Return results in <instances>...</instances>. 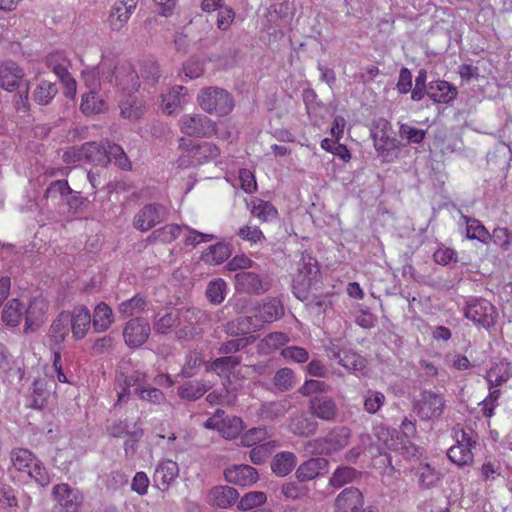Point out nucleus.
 Returning a JSON list of instances; mask_svg holds the SVG:
<instances>
[{
	"label": "nucleus",
	"instance_id": "7ed1b4c3",
	"mask_svg": "<svg viewBox=\"0 0 512 512\" xmlns=\"http://www.w3.org/2000/svg\"><path fill=\"white\" fill-rule=\"evenodd\" d=\"M178 329L175 330V339L178 341H189L199 336L200 326L206 325L211 321L210 314L197 307H188L177 309Z\"/></svg>",
	"mask_w": 512,
	"mask_h": 512
},
{
	"label": "nucleus",
	"instance_id": "39448f33",
	"mask_svg": "<svg viewBox=\"0 0 512 512\" xmlns=\"http://www.w3.org/2000/svg\"><path fill=\"white\" fill-rule=\"evenodd\" d=\"M456 444L447 451L448 458L458 466L471 465L479 437L471 428L454 429Z\"/></svg>",
	"mask_w": 512,
	"mask_h": 512
},
{
	"label": "nucleus",
	"instance_id": "a211bd4d",
	"mask_svg": "<svg viewBox=\"0 0 512 512\" xmlns=\"http://www.w3.org/2000/svg\"><path fill=\"white\" fill-rule=\"evenodd\" d=\"M364 504L362 492L356 487L343 489L334 500V512H357Z\"/></svg>",
	"mask_w": 512,
	"mask_h": 512
},
{
	"label": "nucleus",
	"instance_id": "cd10ccee",
	"mask_svg": "<svg viewBox=\"0 0 512 512\" xmlns=\"http://www.w3.org/2000/svg\"><path fill=\"white\" fill-rule=\"evenodd\" d=\"M209 503L218 508H228L235 504L239 494L236 489L229 486H217L209 493Z\"/></svg>",
	"mask_w": 512,
	"mask_h": 512
},
{
	"label": "nucleus",
	"instance_id": "bf43d9fd",
	"mask_svg": "<svg viewBox=\"0 0 512 512\" xmlns=\"http://www.w3.org/2000/svg\"><path fill=\"white\" fill-rule=\"evenodd\" d=\"M310 490L306 486H301L295 482H286L281 486V494L291 500H301L309 497Z\"/></svg>",
	"mask_w": 512,
	"mask_h": 512
},
{
	"label": "nucleus",
	"instance_id": "a878e982",
	"mask_svg": "<svg viewBox=\"0 0 512 512\" xmlns=\"http://www.w3.org/2000/svg\"><path fill=\"white\" fill-rule=\"evenodd\" d=\"M117 85L126 92H133L139 87V75L129 62L119 64L115 68Z\"/></svg>",
	"mask_w": 512,
	"mask_h": 512
},
{
	"label": "nucleus",
	"instance_id": "473e14b6",
	"mask_svg": "<svg viewBox=\"0 0 512 512\" xmlns=\"http://www.w3.org/2000/svg\"><path fill=\"white\" fill-rule=\"evenodd\" d=\"M183 227L177 224H167L159 229L154 230L146 239L148 243H171L182 232Z\"/></svg>",
	"mask_w": 512,
	"mask_h": 512
},
{
	"label": "nucleus",
	"instance_id": "e2e57ef3",
	"mask_svg": "<svg viewBox=\"0 0 512 512\" xmlns=\"http://www.w3.org/2000/svg\"><path fill=\"white\" fill-rule=\"evenodd\" d=\"M134 393L144 401H148L153 404H160L165 400L164 393L158 388L144 386L136 387Z\"/></svg>",
	"mask_w": 512,
	"mask_h": 512
},
{
	"label": "nucleus",
	"instance_id": "c9c22d12",
	"mask_svg": "<svg viewBox=\"0 0 512 512\" xmlns=\"http://www.w3.org/2000/svg\"><path fill=\"white\" fill-rule=\"evenodd\" d=\"M69 312L62 311L50 326V336L55 344L62 343L69 331Z\"/></svg>",
	"mask_w": 512,
	"mask_h": 512
},
{
	"label": "nucleus",
	"instance_id": "6ab92c4d",
	"mask_svg": "<svg viewBox=\"0 0 512 512\" xmlns=\"http://www.w3.org/2000/svg\"><path fill=\"white\" fill-rule=\"evenodd\" d=\"M235 289L238 292L260 295L268 290L260 275L251 271H240L235 275Z\"/></svg>",
	"mask_w": 512,
	"mask_h": 512
},
{
	"label": "nucleus",
	"instance_id": "0eeeda50",
	"mask_svg": "<svg viewBox=\"0 0 512 512\" xmlns=\"http://www.w3.org/2000/svg\"><path fill=\"white\" fill-rule=\"evenodd\" d=\"M197 99L200 107L205 112L215 113L219 116L228 115L234 107L231 95L226 90L218 87L202 89Z\"/></svg>",
	"mask_w": 512,
	"mask_h": 512
},
{
	"label": "nucleus",
	"instance_id": "13d9d810",
	"mask_svg": "<svg viewBox=\"0 0 512 512\" xmlns=\"http://www.w3.org/2000/svg\"><path fill=\"white\" fill-rule=\"evenodd\" d=\"M267 500L266 494L261 491H252L246 493L239 501L237 507L239 510L248 511L254 507L264 504Z\"/></svg>",
	"mask_w": 512,
	"mask_h": 512
},
{
	"label": "nucleus",
	"instance_id": "9d476101",
	"mask_svg": "<svg viewBox=\"0 0 512 512\" xmlns=\"http://www.w3.org/2000/svg\"><path fill=\"white\" fill-rule=\"evenodd\" d=\"M465 317L485 329L493 327L497 319L494 305L486 299H472L467 302L464 310Z\"/></svg>",
	"mask_w": 512,
	"mask_h": 512
},
{
	"label": "nucleus",
	"instance_id": "4be33fe9",
	"mask_svg": "<svg viewBox=\"0 0 512 512\" xmlns=\"http://www.w3.org/2000/svg\"><path fill=\"white\" fill-rule=\"evenodd\" d=\"M225 479L239 486H251L257 482L259 476L257 470L250 465H235L224 472Z\"/></svg>",
	"mask_w": 512,
	"mask_h": 512
},
{
	"label": "nucleus",
	"instance_id": "aec40b11",
	"mask_svg": "<svg viewBox=\"0 0 512 512\" xmlns=\"http://www.w3.org/2000/svg\"><path fill=\"white\" fill-rule=\"evenodd\" d=\"M329 461L324 457H312L301 463L296 469L295 476L300 483H305L326 473Z\"/></svg>",
	"mask_w": 512,
	"mask_h": 512
},
{
	"label": "nucleus",
	"instance_id": "4468645a",
	"mask_svg": "<svg viewBox=\"0 0 512 512\" xmlns=\"http://www.w3.org/2000/svg\"><path fill=\"white\" fill-rule=\"evenodd\" d=\"M150 333L151 326L149 322L142 317L130 319L123 329L124 341L130 348L142 346L148 340Z\"/></svg>",
	"mask_w": 512,
	"mask_h": 512
},
{
	"label": "nucleus",
	"instance_id": "2eb2a0df",
	"mask_svg": "<svg viewBox=\"0 0 512 512\" xmlns=\"http://www.w3.org/2000/svg\"><path fill=\"white\" fill-rule=\"evenodd\" d=\"M389 130H391V124L381 118L371 131L374 147L383 157H387L398 146L397 139L389 134Z\"/></svg>",
	"mask_w": 512,
	"mask_h": 512
},
{
	"label": "nucleus",
	"instance_id": "37998d69",
	"mask_svg": "<svg viewBox=\"0 0 512 512\" xmlns=\"http://www.w3.org/2000/svg\"><path fill=\"white\" fill-rule=\"evenodd\" d=\"M231 254L230 248L224 243L211 245L203 254V260L209 264H220L226 261Z\"/></svg>",
	"mask_w": 512,
	"mask_h": 512
},
{
	"label": "nucleus",
	"instance_id": "6e6d98bb",
	"mask_svg": "<svg viewBox=\"0 0 512 512\" xmlns=\"http://www.w3.org/2000/svg\"><path fill=\"white\" fill-rule=\"evenodd\" d=\"M106 152L109 159V163L114 160L115 164L121 169H129L131 163L124 152L123 148L115 143H107Z\"/></svg>",
	"mask_w": 512,
	"mask_h": 512
},
{
	"label": "nucleus",
	"instance_id": "6e6552de",
	"mask_svg": "<svg viewBox=\"0 0 512 512\" xmlns=\"http://www.w3.org/2000/svg\"><path fill=\"white\" fill-rule=\"evenodd\" d=\"M180 131L190 137L210 138L217 132V124L204 114H184L179 120Z\"/></svg>",
	"mask_w": 512,
	"mask_h": 512
},
{
	"label": "nucleus",
	"instance_id": "ddd939ff",
	"mask_svg": "<svg viewBox=\"0 0 512 512\" xmlns=\"http://www.w3.org/2000/svg\"><path fill=\"white\" fill-rule=\"evenodd\" d=\"M167 212L163 205L151 203L140 209L133 218L135 229L146 232L166 219Z\"/></svg>",
	"mask_w": 512,
	"mask_h": 512
},
{
	"label": "nucleus",
	"instance_id": "864d4df0",
	"mask_svg": "<svg viewBox=\"0 0 512 512\" xmlns=\"http://www.w3.org/2000/svg\"><path fill=\"white\" fill-rule=\"evenodd\" d=\"M252 320L253 317L249 316L239 317L234 321L228 322L224 326V331L227 333V335L232 337L245 335L252 331V328H248L249 326H252Z\"/></svg>",
	"mask_w": 512,
	"mask_h": 512
},
{
	"label": "nucleus",
	"instance_id": "f03ea898",
	"mask_svg": "<svg viewBox=\"0 0 512 512\" xmlns=\"http://www.w3.org/2000/svg\"><path fill=\"white\" fill-rule=\"evenodd\" d=\"M321 277L317 260L303 252L298 262L297 274L293 280V294L301 301L308 300L310 291Z\"/></svg>",
	"mask_w": 512,
	"mask_h": 512
},
{
	"label": "nucleus",
	"instance_id": "5701e85b",
	"mask_svg": "<svg viewBox=\"0 0 512 512\" xmlns=\"http://www.w3.org/2000/svg\"><path fill=\"white\" fill-rule=\"evenodd\" d=\"M47 311V303L44 299L34 298L25 310L24 332H35L44 322V315Z\"/></svg>",
	"mask_w": 512,
	"mask_h": 512
},
{
	"label": "nucleus",
	"instance_id": "dca6fc26",
	"mask_svg": "<svg viewBox=\"0 0 512 512\" xmlns=\"http://www.w3.org/2000/svg\"><path fill=\"white\" fill-rule=\"evenodd\" d=\"M309 411L312 416L326 422H335L339 415L336 401L324 394L314 396L309 400Z\"/></svg>",
	"mask_w": 512,
	"mask_h": 512
},
{
	"label": "nucleus",
	"instance_id": "ea45409f",
	"mask_svg": "<svg viewBox=\"0 0 512 512\" xmlns=\"http://www.w3.org/2000/svg\"><path fill=\"white\" fill-rule=\"evenodd\" d=\"M57 92L58 89L54 83L41 80L33 91V100L39 105H47Z\"/></svg>",
	"mask_w": 512,
	"mask_h": 512
},
{
	"label": "nucleus",
	"instance_id": "e433bc0d",
	"mask_svg": "<svg viewBox=\"0 0 512 512\" xmlns=\"http://www.w3.org/2000/svg\"><path fill=\"white\" fill-rule=\"evenodd\" d=\"M80 109L86 115L97 114L104 112L107 105L96 92L90 91L82 96Z\"/></svg>",
	"mask_w": 512,
	"mask_h": 512
},
{
	"label": "nucleus",
	"instance_id": "393cba45",
	"mask_svg": "<svg viewBox=\"0 0 512 512\" xmlns=\"http://www.w3.org/2000/svg\"><path fill=\"white\" fill-rule=\"evenodd\" d=\"M457 89L444 80L432 81L427 87V96L434 102L448 104L457 97Z\"/></svg>",
	"mask_w": 512,
	"mask_h": 512
},
{
	"label": "nucleus",
	"instance_id": "0e129e2a",
	"mask_svg": "<svg viewBox=\"0 0 512 512\" xmlns=\"http://www.w3.org/2000/svg\"><path fill=\"white\" fill-rule=\"evenodd\" d=\"M69 194H72V189L70 188L68 181L62 179L52 181L45 190L44 197L56 198L57 196H60L61 198H65Z\"/></svg>",
	"mask_w": 512,
	"mask_h": 512
},
{
	"label": "nucleus",
	"instance_id": "338daca9",
	"mask_svg": "<svg viewBox=\"0 0 512 512\" xmlns=\"http://www.w3.org/2000/svg\"><path fill=\"white\" fill-rule=\"evenodd\" d=\"M321 147L331 152L332 154L338 156L343 161L347 162L351 158L350 151L347 149L345 145L339 144L333 140L325 138L321 141Z\"/></svg>",
	"mask_w": 512,
	"mask_h": 512
},
{
	"label": "nucleus",
	"instance_id": "c03bdc74",
	"mask_svg": "<svg viewBox=\"0 0 512 512\" xmlns=\"http://www.w3.org/2000/svg\"><path fill=\"white\" fill-rule=\"evenodd\" d=\"M243 430V421L237 416H227L220 422L219 433L226 439L236 438Z\"/></svg>",
	"mask_w": 512,
	"mask_h": 512
},
{
	"label": "nucleus",
	"instance_id": "09e8293b",
	"mask_svg": "<svg viewBox=\"0 0 512 512\" xmlns=\"http://www.w3.org/2000/svg\"><path fill=\"white\" fill-rule=\"evenodd\" d=\"M251 213L262 222L270 221L276 218L278 214L277 210L270 202L261 199L252 201Z\"/></svg>",
	"mask_w": 512,
	"mask_h": 512
},
{
	"label": "nucleus",
	"instance_id": "603ef678",
	"mask_svg": "<svg viewBox=\"0 0 512 512\" xmlns=\"http://www.w3.org/2000/svg\"><path fill=\"white\" fill-rule=\"evenodd\" d=\"M144 113L143 105L135 99L128 98L120 103V114L123 118L136 121Z\"/></svg>",
	"mask_w": 512,
	"mask_h": 512
},
{
	"label": "nucleus",
	"instance_id": "79ce46f5",
	"mask_svg": "<svg viewBox=\"0 0 512 512\" xmlns=\"http://www.w3.org/2000/svg\"><path fill=\"white\" fill-rule=\"evenodd\" d=\"M187 88L184 86H175L164 97L165 111L168 114L173 113L178 107L186 102Z\"/></svg>",
	"mask_w": 512,
	"mask_h": 512
},
{
	"label": "nucleus",
	"instance_id": "20e7f679",
	"mask_svg": "<svg viewBox=\"0 0 512 512\" xmlns=\"http://www.w3.org/2000/svg\"><path fill=\"white\" fill-rule=\"evenodd\" d=\"M351 431L345 426L333 428L326 436L309 440L305 451L312 455H332L349 444Z\"/></svg>",
	"mask_w": 512,
	"mask_h": 512
},
{
	"label": "nucleus",
	"instance_id": "774afa93",
	"mask_svg": "<svg viewBox=\"0 0 512 512\" xmlns=\"http://www.w3.org/2000/svg\"><path fill=\"white\" fill-rule=\"evenodd\" d=\"M30 478L34 479L40 486H47L50 483V477L46 468L38 460L27 470Z\"/></svg>",
	"mask_w": 512,
	"mask_h": 512
},
{
	"label": "nucleus",
	"instance_id": "b1692460",
	"mask_svg": "<svg viewBox=\"0 0 512 512\" xmlns=\"http://www.w3.org/2000/svg\"><path fill=\"white\" fill-rule=\"evenodd\" d=\"M69 317L73 337L76 340L84 338L92 323L89 309L83 305L75 306L72 312H69Z\"/></svg>",
	"mask_w": 512,
	"mask_h": 512
},
{
	"label": "nucleus",
	"instance_id": "052dcab7",
	"mask_svg": "<svg viewBox=\"0 0 512 512\" xmlns=\"http://www.w3.org/2000/svg\"><path fill=\"white\" fill-rule=\"evenodd\" d=\"M140 76L145 81L151 84H155L160 77V69L158 63L151 58L144 59L140 66Z\"/></svg>",
	"mask_w": 512,
	"mask_h": 512
},
{
	"label": "nucleus",
	"instance_id": "3c124183",
	"mask_svg": "<svg viewBox=\"0 0 512 512\" xmlns=\"http://www.w3.org/2000/svg\"><path fill=\"white\" fill-rule=\"evenodd\" d=\"M273 384L278 391L285 392L291 390L295 385V374L290 368L279 369L274 377Z\"/></svg>",
	"mask_w": 512,
	"mask_h": 512
},
{
	"label": "nucleus",
	"instance_id": "c756f323",
	"mask_svg": "<svg viewBox=\"0 0 512 512\" xmlns=\"http://www.w3.org/2000/svg\"><path fill=\"white\" fill-rule=\"evenodd\" d=\"M92 326L95 332H104L114 321L112 309L104 302H100L94 309Z\"/></svg>",
	"mask_w": 512,
	"mask_h": 512
},
{
	"label": "nucleus",
	"instance_id": "bb28decb",
	"mask_svg": "<svg viewBox=\"0 0 512 512\" xmlns=\"http://www.w3.org/2000/svg\"><path fill=\"white\" fill-rule=\"evenodd\" d=\"M179 468L176 462L166 460L158 464L154 472V482L158 488L166 490L169 485L177 478Z\"/></svg>",
	"mask_w": 512,
	"mask_h": 512
},
{
	"label": "nucleus",
	"instance_id": "412c9836",
	"mask_svg": "<svg viewBox=\"0 0 512 512\" xmlns=\"http://www.w3.org/2000/svg\"><path fill=\"white\" fill-rule=\"evenodd\" d=\"M319 424L305 412H296L289 418L288 430L298 437L308 438L318 431Z\"/></svg>",
	"mask_w": 512,
	"mask_h": 512
},
{
	"label": "nucleus",
	"instance_id": "1a4fd4ad",
	"mask_svg": "<svg viewBox=\"0 0 512 512\" xmlns=\"http://www.w3.org/2000/svg\"><path fill=\"white\" fill-rule=\"evenodd\" d=\"M445 400L441 394L431 390H424L420 398L413 403L416 415L424 421L438 419L443 414Z\"/></svg>",
	"mask_w": 512,
	"mask_h": 512
},
{
	"label": "nucleus",
	"instance_id": "a19ab883",
	"mask_svg": "<svg viewBox=\"0 0 512 512\" xmlns=\"http://www.w3.org/2000/svg\"><path fill=\"white\" fill-rule=\"evenodd\" d=\"M23 305L18 299L10 300L2 311V321L8 326L16 327L22 317Z\"/></svg>",
	"mask_w": 512,
	"mask_h": 512
},
{
	"label": "nucleus",
	"instance_id": "9b49d317",
	"mask_svg": "<svg viewBox=\"0 0 512 512\" xmlns=\"http://www.w3.org/2000/svg\"><path fill=\"white\" fill-rule=\"evenodd\" d=\"M52 493L57 501L55 510L58 512H78L82 507L84 501L82 493L66 483L55 485Z\"/></svg>",
	"mask_w": 512,
	"mask_h": 512
},
{
	"label": "nucleus",
	"instance_id": "5fc2aeb1",
	"mask_svg": "<svg viewBox=\"0 0 512 512\" xmlns=\"http://www.w3.org/2000/svg\"><path fill=\"white\" fill-rule=\"evenodd\" d=\"M416 475L419 485L425 489L435 486L439 481V474L429 464L420 465L416 471Z\"/></svg>",
	"mask_w": 512,
	"mask_h": 512
},
{
	"label": "nucleus",
	"instance_id": "8fccbe9b",
	"mask_svg": "<svg viewBox=\"0 0 512 512\" xmlns=\"http://www.w3.org/2000/svg\"><path fill=\"white\" fill-rule=\"evenodd\" d=\"M227 284L223 279L210 281L206 289V297L214 305L221 304L226 296Z\"/></svg>",
	"mask_w": 512,
	"mask_h": 512
},
{
	"label": "nucleus",
	"instance_id": "680f3d73",
	"mask_svg": "<svg viewBox=\"0 0 512 512\" xmlns=\"http://www.w3.org/2000/svg\"><path fill=\"white\" fill-rule=\"evenodd\" d=\"M241 356L226 355L223 357L216 358L212 362V368L219 373H230L241 363Z\"/></svg>",
	"mask_w": 512,
	"mask_h": 512
},
{
	"label": "nucleus",
	"instance_id": "423d86ee",
	"mask_svg": "<svg viewBox=\"0 0 512 512\" xmlns=\"http://www.w3.org/2000/svg\"><path fill=\"white\" fill-rule=\"evenodd\" d=\"M186 140L180 139L182 153L177 159V165L180 168L198 166L205 162L215 159L220 155V149L211 142H202L200 144L184 147Z\"/></svg>",
	"mask_w": 512,
	"mask_h": 512
},
{
	"label": "nucleus",
	"instance_id": "f704fd0d",
	"mask_svg": "<svg viewBox=\"0 0 512 512\" xmlns=\"http://www.w3.org/2000/svg\"><path fill=\"white\" fill-rule=\"evenodd\" d=\"M209 389L210 386L205 383L190 381L180 385L177 389V394L181 399L196 401L200 399Z\"/></svg>",
	"mask_w": 512,
	"mask_h": 512
},
{
	"label": "nucleus",
	"instance_id": "58836bf2",
	"mask_svg": "<svg viewBox=\"0 0 512 512\" xmlns=\"http://www.w3.org/2000/svg\"><path fill=\"white\" fill-rule=\"evenodd\" d=\"M177 310H171L163 315L157 314L153 322V329L158 334H167L172 328L178 329Z\"/></svg>",
	"mask_w": 512,
	"mask_h": 512
},
{
	"label": "nucleus",
	"instance_id": "2f4dec72",
	"mask_svg": "<svg viewBox=\"0 0 512 512\" xmlns=\"http://www.w3.org/2000/svg\"><path fill=\"white\" fill-rule=\"evenodd\" d=\"M361 477V472L350 466H339L330 476L329 485L334 488L355 482Z\"/></svg>",
	"mask_w": 512,
	"mask_h": 512
},
{
	"label": "nucleus",
	"instance_id": "f3484780",
	"mask_svg": "<svg viewBox=\"0 0 512 512\" xmlns=\"http://www.w3.org/2000/svg\"><path fill=\"white\" fill-rule=\"evenodd\" d=\"M139 0H118L111 8L108 23L113 31L121 30L136 9Z\"/></svg>",
	"mask_w": 512,
	"mask_h": 512
},
{
	"label": "nucleus",
	"instance_id": "c85d7f7f",
	"mask_svg": "<svg viewBox=\"0 0 512 512\" xmlns=\"http://www.w3.org/2000/svg\"><path fill=\"white\" fill-rule=\"evenodd\" d=\"M296 455L289 451L277 453L271 461V470L278 477H285L296 466Z\"/></svg>",
	"mask_w": 512,
	"mask_h": 512
},
{
	"label": "nucleus",
	"instance_id": "f257e3e1",
	"mask_svg": "<svg viewBox=\"0 0 512 512\" xmlns=\"http://www.w3.org/2000/svg\"><path fill=\"white\" fill-rule=\"evenodd\" d=\"M24 70L14 61L7 60L0 64V87L8 92H16L12 102L18 112L30 110V82L25 78Z\"/></svg>",
	"mask_w": 512,
	"mask_h": 512
},
{
	"label": "nucleus",
	"instance_id": "4c0bfd02",
	"mask_svg": "<svg viewBox=\"0 0 512 512\" xmlns=\"http://www.w3.org/2000/svg\"><path fill=\"white\" fill-rule=\"evenodd\" d=\"M147 304L148 302L146 298L140 294H137L132 298L119 303L118 312L124 317L133 316L145 311Z\"/></svg>",
	"mask_w": 512,
	"mask_h": 512
},
{
	"label": "nucleus",
	"instance_id": "f8f14e48",
	"mask_svg": "<svg viewBox=\"0 0 512 512\" xmlns=\"http://www.w3.org/2000/svg\"><path fill=\"white\" fill-rule=\"evenodd\" d=\"M253 309L255 313L250 316L253 317L252 326L248 327L252 328V331H257L264 323L274 322L284 315V307L281 301L276 298H267Z\"/></svg>",
	"mask_w": 512,
	"mask_h": 512
},
{
	"label": "nucleus",
	"instance_id": "de8ad7c7",
	"mask_svg": "<svg viewBox=\"0 0 512 512\" xmlns=\"http://www.w3.org/2000/svg\"><path fill=\"white\" fill-rule=\"evenodd\" d=\"M256 341V336L250 335L246 337H240L236 339H230L220 344L218 351L220 354H233L240 350H243L247 346L253 344Z\"/></svg>",
	"mask_w": 512,
	"mask_h": 512
},
{
	"label": "nucleus",
	"instance_id": "7c9ffc66",
	"mask_svg": "<svg viewBox=\"0 0 512 512\" xmlns=\"http://www.w3.org/2000/svg\"><path fill=\"white\" fill-rule=\"evenodd\" d=\"M84 161L95 165L106 166L109 159L106 152V146L96 142H87L83 144Z\"/></svg>",
	"mask_w": 512,
	"mask_h": 512
},
{
	"label": "nucleus",
	"instance_id": "a18cd8bd",
	"mask_svg": "<svg viewBox=\"0 0 512 512\" xmlns=\"http://www.w3.org/2000/svg\"><path fill=\"white\" fill-rule=\"evenodd\" d=\"M10 459L18 471H27L34 463V456L31 451L24 448H15L10 452Z\"/></svg>",
	"mask_w": 512,
	"mask_h": 512
},
{
	"label": "nucleus",
	"instance_id": "49530a36",
	"mask_svg": "<svg viewBox=\"0 0 512 512\" xmlns=\"http://www.w3.org/2000/svg\"><path fill=\"white\" fill-rule=\"evenodd\" d=\"M463 219L467 224V237L469 239H476L482 243H488V241L491 238V235L485 228V226L480 223L479 220L469 218L468 216H463Z\"/></svg>",
	"mask_w": 512,
	"mask_h": 512
},
{
	"label": "nucleus",
	"instance_id": "4d7b16f0",
	"mask_svg": "<svg viewBox=\"0 0 512 512\" xmlns=\"http://www.w3.org/2000/svg\"><path fill=\"white\" fill-rule=\"evenodd\" d=\"M275 447L276 443L274 441H267L254 446L249 452L251 462L256 465L264 463Z\"/></svg>",
	"mask_w": 512,
	"mask_h": 512
},
{
	"label": "nucleus",
	"instance_id": "69168bd1",
	"mask_svg": "<svg viewBox=\"0 0 512 512\" xmlns=\"http://www.w3.org/2000/svg\"><path fill=\"white\" fill-rule=\"evenodd\" d=\"M385 401L383 393L373 390H368L364 399V409L370 414H374L380 410Z\"/></svg>",
	"mask_w": 512,
	"mask_h": 512
},
{
	"label": "nucleus",
	"instance_id": "72a5a7b5",
	"mask_svg": "<svg viewBox=\"0 0 512 512\" xmlns=\"http://www.w3.org/2000/svg\"><path fill=\"white\" fill-rule=\"evenodd\" d=\"M147 382L146 373L140 371H134L128 376H124L123 385L120 384L121 390L118 391V400L117 403L121 404L128 400L130 395V387H144L143 384Z\"/></svg>",
	"mask_w": 512,
	"mask_h": 512
}]
</instances>
